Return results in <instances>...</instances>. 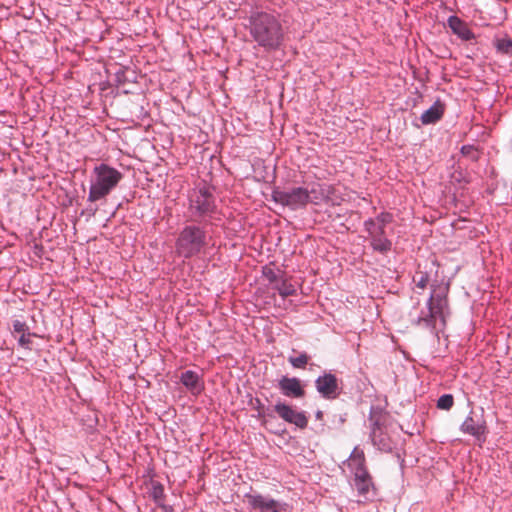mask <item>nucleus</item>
Segmentation results:
<instances>
[{
  "mask_svg": "<svg viewBox=\"0 0 512 512\" xmlns=\"http://www.w3.org/2000/svg\"><path fill=\"white\" fill-rule=\"evenodd\" d=\"M94 179L91 182L88 201L96 202L104 199L122 180L123 175L117 169L100 164L93 170Z\"/></svg>",
  "mask_w": 512,
  "mask_h": 512,
  "instance_id": "obj_2",
  "label": "nucleus"
},
{
  "mask_svg": "<svg viewBox=\"0 0 512 512\" xmlns=\"http://www.w3.org/2000/svg\"><path fill=\"white\" fill-rule=\"evenodd\" d=\"M250 34L266 50L278 49L284 39V30L279 19L267 12H257L250 17Z\"/></svg>",
  "mask_w": 512,
  "mask_h": 512,
  "instance_id": "obj_1",
  "label": "nucleus"
},
{
  "mask_svg": "<svg viewBox=\"0 0 512 512\" xmlns=\"http://www.w3.org/2000/svg\"><path fill=\"white\" fill-rule=\"evenodd\" d=\"M461 431L481 439L485 433V426L474 420L473 417L468 416L461 425Z\"/></svg>",
  "mask_w": 512,
  "mask_h": 512,
  "instance_id": "obj_15",
  "label": "nucleus"
},
{
  "mask_svg": "<svg viewBox=\"0 0 512 512\" xmlns=\"http://www.w3.org/2000/svg\"><path fill=\"white\" fill-rule=\"evenodd\" d=\"M181 383L194 394H199L203 389V382L200 376L191 370H187L181 375Z\"/></svg>",
  "mask_w": 512,
  "mask_h": 512,
  "instance_id": "obj_13",
  "label": "nucleus"
},
{
  "mask_svg": "<svg viewBox=\"0 0 512 512\" xmlns=\"http://www.w3.org/2000/svg\"><path fill=\"white\" fill-rule=\"evenodd\" d=\"M282 297H288L295 293V287L286 279L281 278L274 286Z\"/></svg>",
  "mask_w": 512,
  "mask_h": 512,
  "instance_id": "obj_17",
  "label": "nucleus"
},
{
  "mask_svg": "<svg viewBox=\"0 0 512 512\" xmlns=\"http://www.w3.org/2000/svg\"><path fill=\"white\" fill-rule=\"evenodd\" d=\"M355 486L360 496L365 500L369 499V494L375 495V487L372 482V477L368 472H361L355 476Z\"/></svg>",
  "mask_w": 512,
  "mask_h": 512,
  "instance_id": "obj_11",
  "label": "nucleus"
},
{
  "mask_svg": "<svg viewBox=\"0 0 512 512\" xmlns=\"http://www.w3.org/2000/svg\"><path fill=\"white\" fill-rule=\"evenodd\" d=\"M448 25L453 33L460 37L462 40L469 41L475 37L474 33L470 30L467 24L457 16H450L448 18Z\"/></svg>",
  "mask_w": 512,
  "mask_h": 512,
  "instance_id": "obj_12",
  "label": "nucleus"
},
{
  "mask_svg": "<svg viewBox=\"0 0 512 512\" xmlns=\"http://www.w3.org/2000/svg\"><path fill=\"white\" fill-rule=\"evenodd\" d=\"M264 276L273 286L281 279V277H279V275L276 272L269 268L264 269Z\"/></svg>",
  "mask_w": 512,
  "mask_h": 512,
  "instance_id": "obj_25",
  "label": "nucleus"
},
{
  "mask_svg": "<svg viewBox=\"0 0 512 512\" xmlns=\"http://www.w3.org/2000/svg\"><path fill=\"white\" fill-rule=\"evenodd\" d=\"M30 336H31V333H29V331H27L24 334H21V336L19 338V344L22 347L28 348L29 345L31 344Z\"/></svg>",
  "mask_w": 512,
  "mask_h": 512,
  "instance_id": "obj_30",
  "label": "nucleus"
},
{
  "mask_svg": "<svg viewBox=\"0 0 512 512\" xmlns=\"http://www.w3.org/2000/svg\"><path fill=\"white\" fill-rule=\"evenodd\" d=\"M453 404L454 398L451 394H444L437 401V407L442 410H449Z\"/></svg>",
  "mask_w": 512,
  "mask_h": 512,
  "instance_id": "obj_23",
  "label": "nucleus"
},
{
  "mask_svg": "<svg viewBox=\"0 0 512 512\" xmlns=\"http://www.w3.org/2000/svg\"><path fill=\"white\" fill-rule=\"evenodd\" d=\"M245 499L254 509H259L262 512H279L278 502L271 498H266L260 494H246Z\"/></svg>",
  "mask_w": 512,
  "mask_h": 512,
  "instance_id": "obj_9",
  "label": "nucleus"
},
{
  "mask_svg": "<svg viewBox=\"0 0 512 512\" xmlns=\"http://www.w3.org/2000/svg\"><path fill=\"white\" fill-rule=\"evenodd\" d=\"M371 244L375 250L380 252H387L391 249V242L386 238V236H379L371 238Z\"/></svg>",
  "mask_w": 512,
  "mask_h": 512,
  "instance_id": "obj_18",
  "label": "nucleus"
},
{
  "mask_svg": "<svg viewBox=\"0 0 512 512\" xmlns=\"http://www.w3.org/2000/svg\"><path fill=\"white\" fill-rule=\"evenodd\" d=\"M496 48L503 54H512V39L508 37L498 39Z\"/></svg>",
  "mask_w": 512,
  "mask_h": 512,
  "instance_id": "obj_21",
  "label": "nucleus"
},
{
  "mask_svg": "<svg viewBox=\"0 0 512 512\" xmlns=\"http://www.w3.org/2000/svg\"><path fill=\"white\" fill-rule=\"evenodd\" d=\"M214 210V197L208 188L199 187L190 194L189 211L194 220L208 216Z\"/></svg>",
  "mask_w": 512,
  "mask_h": 512,
  "instance_id": "obj_6",
  "label": "nucleus"
},
{
  "mask_svg": "<svg viewBox=\"0 0 512 512\" xmlns=\"http://www.w3.org/2000/svg\"><path fill=\"white\" fill-rule=\"evenodd\" d=\"M443 115V108L441 105L434 104L421 115L423 124H431L441 119Z\"/></svg>",
  "mask_w": 512,
  "mask_h": 512,
  "instance_id": "obj_16",
  "label": "nucleus"
},
{
  "mask_svg": "<svg viewBox=\"0 0 512 512\" xmlns=\"http://www.w3.org/2000/svg\"><path fill=\"white\" fill-rule=\"evenodd\" d=\"M310 357L306 353H301L297 357H289V362L294 368L303 369L308 364Z\"/></svg>",
  "mask_w": 512,
  "mask_h": 512,
  "instance_id": "obj_22",
  "label": "nucleus"
},
{
  "mask_svg": "<svg viewBox=\"0 0 512 512\" xmlns=\"http://www.w3.org/2000/svg\"><path fill=\"white\" fill-rule=\"evenodd\" d=\"M279 388L283 395L287 397L301 398L305 395L301 381L295 377H282L279 381Z\"/></svg>",
  "mask_w": 512,
  "mask_h": 512,
  "instance_id": "obj_10",
  "label": "nucleus"
},
{
  "mask_svg": "<svg viewBox=\"0 0 512 512\" xmlns=\"http://www.w3.org/2000/svg\"><path fill=\"white\" fill-rule=\"evenodd\" d=\"M372 220L386 228V225L392 222V215L389 213H381Z\"/></svg>",
  "mask_w": 512,
  "mask_h": 512,
  "instance_id": "obj_26",
  "label": "nucleus"
},
{
  "mask_svg": "<svg viewBox=\"0 0 512 512\" xmlns=\"http://www.w3.org/2000/svg\"><path fill=\"white\" fill-rule=\"evenodd\" d=\"M13 330L16 333L24 334L29 331V327L24 321L14 320L13 321Z\"/></svg>",
  "mask_w": 512,
  "mask_h": 512,
  "instance_id": "obj_27",
  "label": "nucleus"
},
{
  "mask_svg": "<svg viewBox=\"0 0 512 512\" xmlns=\"http://www.w3.org/2000/svg\"><path fill=\"white\" fill-rule=\"evenodd\" d=\"M317 391L327 399L336 398L338 395V381L333 374H325L316 380Z\"/></svg>",
  "mask_w": 512,
  "mask_h": 512,
  "instance_id": "obj_8",
  "label": "nucleus"
},
{
  "mask_svg": "<svg viewBox=\"0 0 512 512\" xmlns=\"http://www.w3.org/2000/svg\"><path fill=\"white\" fill-rule=\"evenodd\" d=\"M379 435L377 434V431L375 430L373 432V441L375 444L379 445L380 449L382 450H391V445L389 443H385V440L378 439Z\"/></svg>",
  "mask_w": 512,
  "mask_h": 512,
  "instance_id": "obj_28",
  "label": "nucleus"
},
{
  "mask_svg": "<svg viewBox=\"0 0 512 512\" xmlns=\"http://www.w3.org/2000/svg\"><path fill=\"white\" fill-rule=\"evenodd\" d=\"M461 152L463 155L471 156L473 159L477 158L476 149L471 145H465L461 148Z\"/></svg>",
  "mask_w": 512,
  "mask_h": 512,
  "instance_id": "obj_29",
  "label": "nucleus"
},
{
  "mask_svg": "<svg viewBox=\"0 0 512 512\" xmlns=\"http://www.w3.org/2000/svg\"><path fill=\"white\" fill-rule=\"evenodd\" d=\"M413 281L417 288H420L423 290L427 287L429 277L424 272H417L413 277Z\"/></svg>",
  "mask_w": 512,
  "mask_h": 512,
  "instance_id": "obj_24",
  "label": "nucleus"
},
{
  "mask_svg": "<svg viewBox=\"0 0 512 512\" xmlns=\"http://www.w3.org/2000/svg\"><path fill=\"white\" fill-rule=\"evenodd\" d=\"M347 465L350 468V470L354 473V476L358 473L360 474L361 472H368L365 467L364 452L359 448H355L352 451L347 461Z\"/></svg>",
  "mask_w": 512,
  "mask_h": 512,
  "instance_id": "obj_14",
  "label": "nucleus"
},
{
  "mask_svg": "<svg viewBox=\"0 0 512 512\" xmlns=\"http://www.w3.org/2000/svg\"><path fill=\"white\" fill-rule=\"evenodd\" d=\"M365 227L371 238L385 235V228L372 219L365 222Z\"/></svg>",
  "mask_w": 512,
  "mask_h": 512,
  "instance_id": "obj_19",
  "label": "nucleus"
},
{
  "mask_svg": "<svg viewBox=\"0 0 512 512\" xmlns=\"http://www.w3.org/2000/svg\"><path fill=\"white\" fill-rule=\"evenodd\" d=\"M275 412L278 414L280 418L284 421L294 424L295 426L304 429L308 425V418L304 414V412L297 411L292 406H289L285 403L278 402L274 406Z\"/></svg>",
  "mask_w": 512,
  "mask_h": 512,
  "instance_id": "obj_7",
  "label": "nucleus"
},
{
  "mask_svg": "<svg viewBox=\"0 0 512 512\" xmlns=\"http://www.w3.org/2000/svg\"><path fill=\"white\" fill-rule=\"evenodd\" d=\"M150 495L151 497L153 498V500L158 504V505H163V501L165 499V494H164V488H163V485L156 482V483H153L152 484V487H151V492H150Z\"/></svg>",
  "mask_w": 512,
  "mask_h": 512,
  "instance_id": "obj_20",
  "label": "nucleus"
},
{
  "mask_svg": "<svg viewBox=\"0 0 512 512\" xmlns=\"http://www.w3.org/2000/svg\"><path fill=\"white\" fill-rule=\"evenodd\" d=\"M206 245V234L197 226H186L180 232L176 241V252L185 258H190Z\"/></svg>",
  "mask_w": 512,
  "mask_h": 512,
  "instance_id": "obj_4",
  "label": "nucleus"
},
{
  "mask_svg": "<svg viewBox=\"0 0 512 512\" xmlns=\"http://www.w3.org/2000/svg\"><path fill=\"white\" fill-rule=\"evenodd\" d=\"M447 288L434 289L428 301L429 313L426 316H421L417 320V324L425 326L431 330L435 329V322L437 318H440L445 323L444 309L447 306L446 299Z\"/></svg>",
  "mask_w": 512,
  "mask_h": 512,
  "instance_id": "obj_5",
  "label": "nucleus"
},
{
  "mask_svg": "<svg viewBox=\"0 0 512 512\" xmlns=\"http://www.w3.org/2000/svg\"><path fill=\"white\" fill-rule=\"evenodd\" d=\"M315 184L311 188L294 187L289 191L274 190L272 198L275 202L288 206L291 209H299L305 207L308 203H318L324 198V193Z\"/></svg>",
  "mask_w": 512,
  "mask_h": 512,
  "instance_id": "obj_3",
  "label": "nucleus"
}]
</instances>
